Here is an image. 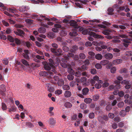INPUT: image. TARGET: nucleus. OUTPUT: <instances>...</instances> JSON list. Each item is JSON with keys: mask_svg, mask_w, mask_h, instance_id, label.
I'll return each mask as SVG.
<instances>
[{"mask_svg": "<svg viewBox=\"0 0 132 132\" xmlns=\"http://www.w3.org/2000/svg\"><path fill=\"white\" fill-rule=\"evenodd\" d=\"M71 92L69 91H65L64 93V95L66 98L70 97L71 95Z\"/></svg>", "mask_w": 132, "mask_h": 132, "instance_id": "nucleus-15", "label": "nucleus"}, {"mask_svg": "<svg viewBox=\"0 0 132 132\" xmlns=\"http://www.w3.org/2000/svg\"><path fill=\"white\" fill-rule=\"evenodd\" d=\"M26 7L25 6H22L19 8V10L20 12H23L26 11Z\"/></svg>", "mask_w": 132, "mask_h": 132, "instance_id": "nucleus-42", "label": "nucleus"}, {"mask_svg": "<svg viewBox=\"0 0 132 132\" xmlns=\"http://www.w3.org/2000/svg\"><path fill=\"white\" fill-rule=\"evenodd\" d=\"M124 103L123 102H120L118 104V106L120 108H122L124 105Z\"/></svg>", "mask_w": 132, "mask_h": 132, "instance_id": "nucleus-41", "label": "nucleus"}, {"mask_svg": "<svg viewBox=\"0 0 132 132\" xmlns=\"http://www.w3.org/2000/svg\"><path fill=\"white\" fill-rule=\"evenodd\" d=\"M60 35L62 36H64L67 35L66 32L62 30L60 32Z\"/></svg>", "mask_w": 132, "mask_h": 132, "instance_id": "nucleus-56", "label": "nucleus"}, {"mask_svg": "<svg viewBox=\"0 0 132 132\" xmlns=\"http://www.w3.org/2000/svg\"><path fill=\"white\" fill-rule=\"evenodd\" d=\"M24 52L23 53L22 55L24 57L27 59H29V57L28 56L29 54V52L28 50H24Z\"/></svg>", "mask_w": 132, "mask_h": 132, "instance_id": "nucleus-11", "label": "nucleus"}, {"mask_svg": "<svg viewBox=\"0 0 132 132\" xmlns=\"http://www.w3.org/2000/svg\"><path fill=\"white\" fill-rule=\"evenodd\" d=\"M56 55L57 56H59L62 53V51L60 49H58L56 51Z\"/></svg>", "mask_w": 132, "mask_h": 132, "instance_id": "nucleus-32", "label": "nucleus"}, {"mask_svg": "<svg viewBox=\"0 0 132 132\" xmlns=\"http://www.w3.org/2000/svg\"><path fill=\"white\" fill-rule=\"evenodd\" d=\"M31 2L34 4H38L39 3H43L44 1L42 0H31Z\"/></svg>", "mask_w": 132, "mask_h": 132, "instance_id": "nucleus-21", "label": "nucleus"}, {"mask_svg": "<svg viewBox=\"0 0 132 132\" xmlns=\"http://www.w3.org/2000/svg\"><path fill=\"white\" fill-rule=\"evenodd\" d=\"M85 45L86 46L88 47L91 46L92 45V44L90 42L88 41L86 43Z\"/></svg>", "mask_w": 132, "mask_h": 132, "instance_id": "nucleus-57", "label": "nucleus"}, {"mask_svg": "<svg viewBox=\"0 0 132 132\" xmlns=\"http://www.w3.org/2000/svg\"><path fill=\"white\" fill-rule=\"evenodd\" d=\"M80 81L82 82L84 85H86L87 82V80L86 78L82 77L80 79Z\"/></svg>", "mask_w": 132, "mask_h": 132, "instance_id": "nucleus-24", "label": "nucleus"}, {"mask_svg": "<svg viewBox=\"0 0 132 132\" xmlns=\"http://www.w3.org/2000/svg\"><path fill=\"white\" fill-rule=\"evenodd\" d=\"M67 77L68 79L70 80H72L74 78L73 76L72 75H68L67 76Z\"/></svg>", "mask_w": 132, "mask_h": 132, "instance_id": "nucleus-47", "label": "nucleus"}, {"mask_svg": "<svg viewBox=\"0 0 132 132\" xmlns=\"http://www.w3.org/2000/svg\"><path fill=\"white\" fill-rule=\"evenodd\" d=\"M14 40L15 43L17 44H21V42L18 39L15 38Z\"/></svg>", "mask_w": 132, "mask_h": 132, "instance_id": "nucleus-59", "label": "nucleus"}, {"mask_svg": "<svg viewBox=\"0 0 132 132\" xmlns=\"http://www.w3.org/2000/svg\"><path fill=\"white\" fill-rule=\"evenodd\" d=\"M14 32L16 35H19L22 38L24 37L23 35H24V33L23 31L18 29L17 31H14Z\"/></svg>", "mask_w": 132, "mask_h": 132, "instance_id": "nucleus-8", "label": "nucleus"}, {"mask_svg": "<svg viewBox=\"0 0 132 132\" xmlns=\"http://www.w3.org/2000/svg\"><path fill=\"white\" fill-rule=\"evenodd\" d=\"M113 56L112 54L111 53H108L105 54L104 56L105 58L108 60L111 59L113 57Z\"/></svg>", "mask_w": 132, "mask_h": 132, "instance_id": "nucleus-13", "label": "nucleus"}, {"mask_svg": "<svg viewBox=\"0 0 132 132\" xmlns=\"http://www.w3.org/2000/svg\"><path fill=\"white\" fill-rule=\"evenodd\" d=\"M119 37L122 38H125L122 39L121 40L125 43L124 44V45L125 47L128 46V43H130L131 41H132V39H128L127 36L125 34H119Z\"/></svg>", "mask_w": 132, "mask_h": 132, "instance_id": "nucleus-2", "label": "nucleus"}, {"mask_svg": "<svg viewBox=\"0 0 132 132\" xmlns=\"http://www.w3.org/2000/svg\"><path fill=\"white\" fill-rule=\"evenodd\" d=\"M2 107L3 110H5L7 109V107L5 104L2 103Z\"/></svg>", "mask_w": 132, "mask_h": 132, "instance_id": "nucleus-60", "label": "nucleus"}, {"mask_svg": "<svg viewBox=\"0 0 132 132\" xmlns=\"http://www.w3.org/2000/svg\"><path fill=\"white\" fill-rule=\"evenodd\" d=\"M80 107L82 109H85L86 108V105L84 103L80 105Z\"/></svg>", "mask_w": 132, "mask_h": 132, "instance_id": "nucleus-54", "label": "nucleus"}, {"mask_svg": "<svg viewBox=\"0 0 132 132\" xmlns=\"http://www.w3.org/2000/svg\"><path fill=\"white\" fill-rule=\"evenodd\" d=\"M79 56L80 58L81 59H84L86 57L85 55L83 53H80L79 54Z\"/></svg>", "mask_w": 132, "mask_h": 132, "instance_id": "nucleus-49", "label": "nucleus"}, {"mask_svg": "<svg viewBox=\"0 0 132 132\" xmlns=\"http://www.w3.org/2000/svg\"><path fill=\"white\" fill-rule=\"evenodd\" d=\"M82 94L83 95H86L88 94L89 92V89L87 88H85L82 90Z\"/></svg>", "mask_w": 132, "mask_h": 132, "instance_id": "nucleus-19", "label": "nucleus"}, {"mask_svg": "<svg viewBox=\"0 0 132 132\" xmlns=\"http://www.w3.org/2000/svg\"><path fill=\"white\" fill-rule=\"evenodd\" d=\"M109 62V60H104L101 61L100 63L103 65H105Z\"/></svg>", "mask_w": 132, "mask_h": 132, "instance_id": "nucleus-27", "label": "nucleus"}, {"mask_svg": "<svg viewBox=\"0 0 132 132\" xmlns=\"http://www.w3.org/2000/svg\"><path fill=\"white\" fill-rule=\"evenodd\" d=\"M95 67L97 69H100L102 68L101 64L99 63H96L95 65Z\"/></svg>", "mask_w": 132, "mask_h": 132, "instance_id": "nucleus-44", "label": "nucleus"}, {"mask_svg": "<svg viewBox=\"0 0 132 132\" xmlns=\"http://www.w3.org/2000/svg\"><path fill=\"white\" fill-rule=\"evenodd\" d=\"M122 59H118L113 60L112 62V64L114 65H117L122 63Z\"/></svg>", "mask_w": 132, "mask_h": 132, "instance_id": "nucleus-12", "label": "nucleus"}, {"mask_svg": "<svg viewBox=\"0 0 132 132\" xmlns=\"http://www.w3.org/2000/svg\"><path fill=\"white\" fill-rule=\"evenodd\" d=\"M72 49L71 51L72 52H73L77 50L78 49L77 46L76 45H75L72 47Z\"/></svg>", "mask_w": 132, "mask_h": 132, "instance_id": "nucleus-58", "label": "nucleus"}, {"mask_svg": "<svg viewBox=\"0 0 132 132\" xmlns=\"http://www.w3.org/2000/svg\"><path fill=\"white\" fill-rule=\"evenodd\" d=\"M53 73L51 71H48L47 72L44 71H42L39 73L40 76H47L48 78L50 77L52 78L53 76Z\"/></svg>", "mask_w": 132, "mask_h": 132, "instance_id": "nucleus-6", "label": "nucleus"}, {"mask_svg": "<svg viewBox=\"0 0 132 132\" xmlns=\"http://www.w3.org/2000/svg\"><path fill=\"white\" fill-rule=\"evenodd\" d=\"M68 59V57L67 56H64V58H62L60 60L58 61L57 62L63 68H66L67 66V65L65 63L67 62V60Z\"/></svg>", "mask_w": 132, "mask_h": 132, "instance_id": "nucleus-3", "label": "nucleus"}, {"mask_svg": "<svg viewBox=\"0 0 132 132\" xmlns=\"http://www.w3.org/2000/svg\"><path fill=\"white\" fill-rule=\"evenodd\" d=\"M98 119L99 121L102 123H104L103 120H107L108 119V117L105 116H104L103 117H102L99 116L98 117Z\"/></svg>", "mask_w": 132, "mask_h": 132, "instance_id": "nucleus-9", "label": "nucleus"}, {"mask_svg": "<svg viewBox=\"0 0 132 132\" xmlns=\"http://www.w3.org/2000/svg\"><path fill=\"white\" fill-rule=\"evenodd\" d=\"M42 63L44 65V68L45 70H51V67L50 66V64H48L47 62H43Z\"/></svg>", "mask_w": 132, "mask_h": 132, "instance_id": "nucleus-10", "label": "nucleus"}, {"mask_svg": "<svg viewBox=\"0 0 132 132\" xmlns=\"http://www.w3.org/2000/svg\"><path fill=\"white\" fill-rule=\"evenodd\" d=\"M90 72L92 74H94L96 73V71L95 69H93L91 70Z\"/></svg>", "mask_w": 132, "mask_h": 132, "instance_id": "nucleus-63", "label": "nucleus"}, {"mask_svg": "<svg viewBox=\"0 0 132 132\" xmlns=\"http://www.w3.org/2000/svg\"><path fill=\"white\" fill-rule=\"evenodd\" d=\"M49 64H50V65L51 67V68H53L52 69V70H51V71L54 72L55 74L56 73L57 71L54 69L55 66H54V64L53 63V60L52 59H49Z\"/></svg>", "mask_w": 132, "mask_h": 132, "instance_id": "nucleus-7", "label": "nucleus"}, {"mask_svg": "<svg viewBox=\"0 0 132 132\" xmlns=\"http://www.w3.org/2000/svg\"><path fill=\"white\" fill-rule=\"evenodd\" d=\"M99 97V95L98 94H96L93 96V99L94 101H96L98 100Z\"/></svg>", "mask_w": 132, "mask_h": 132, "instance_id": "nucleus-37", "label": "nucleus"}, {"mask_svg": "<svg viewBox=\"0 0 132 132\" xmlns=\"http://www.w3.org/2000/svg\"><path fill=\"white\" fill-rule=\"evenodd\" d=\"M121 84L124 85H128V84H129V82L128 80H123L121 82Z\"/></svg>", "mask_w": 132, "mask_h": 132, "instance_id": "nucleus-33", "label": "nucleus"}, {"mask_svg": "<svg viewBox=\"0 0 132 132\" xmlns=\"http://www.w3.org/2000/svg\"><path fill=\"white\" fill-rule=\"evenodd\" d=\"M53 79L56 81H51L54 84H55L56 83L57 81L59 80V78L57 76H55L53 77Z\"/></svg>", "mask_w": 132, "mask_h": 132, "instance_id": "nucleus-36", "label": "nucleus"}, {"mask_svg": "<svg viewBox=\"0 0 132 132\" xmlns=\"http://www.w3.org/2000/svg\"><path fill=\"white\" fill-rule=\"evenodd\" d=\"M71 25L74 27L73 29L76 31H81L83 30V28L82 27H80L78 26L76 22L72 20L71 21Z\"/></svg>", "mask_w": 132, "mask_h": 132, "instance_id": "nucleus-4", "label": "nucleus"}, {"mask_svg": "<svg viewBox=\"0 0 132 132\" xmlns=\"http://www.w3.org/2000/svg\"><path fill=\"white\" fill-rule=\"evenodd\" d=\"M7 10L10 13H14L16 11L15 9H12L10 8H7Z\"/></svg>", "mask_w": 132, "mask_h": 132, "instance_id": "nucleus-34", "label": "nucleus"}, {"mask_svg": "<svg viewBox=\"0 0 132 132\" xmlns=\"http://www.w3.org/2000/svg\"><path fill=\"white\" fill-rule=\"evenodd\" d=\"M102 55L100 54H97L95 55V58L98 60H101L102 59Z\"/></svg>", "mask_w": 132, "mask_h": 132, "instance_id": "nucleus-26", "label": "nucleus"}, {"mask_svg": "<svg viewBox=\"0 0 132 132\" xmlns=\"http://www.w3.org/2000/svg\"><path fill=\"white\" fill-rule=\"evenodd\" d=\"M48 122L50 125H53L56 123V120L54 118H51L49 119Z\"/></svg>", "mask_w": 132, "mask_h": 132, "instance_id": "nucleus-14", "label": "nucleus"}, {"mask_svg": "<svg viewBox=\"0 0 132 132\" xmlns=\"http://www.w3.org/2000/svg\"><path fill=\"white\" fill-rule=\"evenodd\" d=\"M89 32V30L88 29H85L82 32V34L84 35L87 34Z\"/></svg>", "mask_w": 132, "mask_h": 132, "instance_id": "nucleus-50", "label": "nucleus"}, {"mask_svg": "<svg viewBox=\"0 0 132 132\" xmlns=\"http://www.w3.org/2000/svg\"><path fill=\"white\" fill-rule=\"evenodd\" d=\"M106 110L107 111H109L112 109V106L111 105H108L106 107Z\"/></svg>", "mask_w": 132, "mask_h": 132, "instance_id": "nucleus-62", "label": "nucleus"}, {"mask_svg": "<svg viewBox=\"0 0 132 132\" xmlns=\"http://www.w3.org/2000/svg\"><path fill=\"white\" fill-rule=\"evenodd\" d=\"M119 72L120 73H126L128 72V71L126 69L124 68L120 70Z\"/></svg>", "mask_w": 132, "mask_h": 132, "instance_id": "nucleus-35", "label": "nucleus"}, {"mask_svg": "<svg viewBox=\"0 0 132 132\" xmlns=\"http://www.w3.org/2000/svg\"><path fill=\"white\" fill-rule=\"evenodd\" d=\"M108 81L109 80L108 79H106L104 80V82L102 85L103 87H108L109 85V83L108 82Z\"/></svg>", "mask_w": 132, "mask_h": 132, "instance_id": "nucleus-17", "label": "nucleus"}, {"mask_svg": "<svg viewBox=\"0 0 132 132\" xmlns=\"http://www.w3.org/2000/svg\"><path fill=\"white\" fill-rule=\"evenodd\" d=\"M125 54L126 55H127L128 56H131L132 55V51H126L125 53Z\"/></svg>", "mask_w": 132, "mask_h": 132, "instance_id": "nucleus-48", "label": "nucleus"}, {"mask_svg": "<svg viewBox=\"0 0 132 132\" xmlns=\"http://www.w3.org/2000/svg\"><path fill=\"white\" fill-rule=\"evenodd\" d=\"M8 62V59L7 58H5L3 61V63L5 65L7 64Z\"/></svg>", "mask_w": 132, "mask_h": 132, "instance_id": "nucleus-46", "label": "nucleus"}, {"mask_svg": "<svg viewBox=\"0 0 132 132\" xmlns=\"http://www.w3.org/2000/svg\"><path fill=\"white\" fill-rule=\"evenodd\" d=\"M62 93V91L61 89H58L56 90L55 92V94L60 95Z\"/></svg>", "mask_w": 132, "mask_h": 132, "instance_id": "nucleus-30", "label": "nucleus"}, {"mask_svg": "<svg viewBox=\"0 0 132 132\" xmlns=\"http://www.w3.org/2000/svg\"><path fill=\"white\" fill-rule=\"evenodd\" d=\"M64 106L65 107L68 108H71L72 106L71 103L68 102H65L64 104Z\"/></svg>", "mask_w": 132, "mask_h": 132, "instance_id": "nucleus-20", "label": "nucleus"}, {"mask_svg": "<svg viewBox=\"0 0 132 132\" xmlns=\"http://www.w3.org/2000/svg\"><path fill=\"white\" fill-rule=\"evenodd\" d=\"M57 83L59 86H61L64 84V82L63 79H61L59 80Z\"/></svg>", "mask_w": 132, "mask_h": 132, "instance_id": "nucleus-22", "label": "nucleus"}, {"mask_svg": "<svg viewBox=\"0 0 132 132\" xmlns=\"http://www.w3.org/2000/svg\"><path fill=\"white\" fill-rule=\"evenodd\" d=\"M7 39L11 42H13L14 41V39L13 37L10 36H8L7 37Z\"/></svg>", "mask_w": 132, "mask_h": 132, "instance_id": "nucleus-53", "label": "nucleus"}, {"mask_svg": "<svg viewBox=\"0 0 132 132\" xmlns=\"http://www.w3.org/2000/svg\"><path fill=\"white\" fill-rule=\"evenodd\" d=\"M46 29L44 28H40L38 30V32L41 33H44L45 32Z\"/></svg>", "mask_w": 132, "mask_h": 132, "instance_id": "nucleus-23", "label": "nucleus"}, {"mask_svg": "<svg viewBox=\"0 0 132 132\" xmlns=\"http://www.w3.org/2000/svg\"><path fill=\"white\" fill-rule=\"evenodd\" d=\"M95 86L96 88L99 89L101 87L102 85L101 84L98 83L96 84L95 85Z\"/></svg>", "mask_w": 132, "mask_h": 132, "instance_id": "nucleus-45", "label": "nucleus"}, {"mask_svg": "<svg viewBox=\"0 0 132 132\" xmlns=\"http://www.w3.org/2000/svg\"><path fill=\"white\" fill-rule=\"evenodd\" d=\"M116 67H113L111 69V72L112 73H114L116 72Z\"/></svg>", "mask_w": 132, "mask_h": 132, "instance_id": "nucleus-39", "label": "nucleus"}, {"mask_svg": "<svg viewBox=\"0 0 132 132\" xmlns=\"http://www.w3.org/2000/svg\"><path fill=\"white\" fill-rule=\"evenodd\" d=\"M113 26L114 27L116 28H120L121 29H125L126 28L125 27L123 26L114 25Z\"/></svg>", "mask_w": 132, "mask_h": 132, "instance_id": "nucleus-28", "label": "nucleus"}, {"mask_svg": "<svg viewBox=\"0 0 132 132\" xmlns=\"http://www.w3.org/2000/svg\"><path fill=\"white\" fill-rule=\"evenodd\" d=\"M18 107L20 111L23 110L24 109L23 106L21 104H20L18 105Z\"/></svg>", "mask_w": 132, "mask_h": 132, "instance_id": "nucleus-55", "label": "nucleus"}, {"mask_svg": "<svg viewBox=\"0 0 132 132\" xmlns=\"http://www.w3.org/2000/svg\"><path fill=\"white\" fill-rule=\"evenodd\" d=\"M9 111L11 112H15L16 111V108L15 107V106L14 105H12V106H10L8 107V108Z\"/></svg>", "mask_w": 132, "mask_h": 132, "instance_id": "nucleus-16", "label": "nucleus"}, {"mask_svg": "<svg viewBox=\"0 0 132 132\" xmlns=\"http://www.w3.org/2000/svg\"><path fill=\"white\" fill-rule=\"evenodd\" d=\"M92 99L90 98H86L84 99V102L87 104L90 103L92 101Z\"/></svg>", "mask_w": 132, "mask_h": 132, "instance_id": "nucleus-25", "label": "nucleus"}, {"mask_svg": "<svg viewBox=\"0 0 132 132\" xmlns=\"http://www.w3.org/2000/svg\"><path fill=\"white\" fill-rule=\"evenodd\" d=\"M126 112L124 110H122L120 113V115L121 116L124 117L126 115Z\"/></svg>", "mask_w": 132, "mask_h": 132, "instance_id": "nucleus-40", "label": "nucleus"}, {"mask_svg": "<svg viewBox=\"0 0 132 132\" xmlns=\"http://www.w3.org/2000/svg\"><path fill=\"white\" fill-rule=\"evenodd\" d=\"M90 35L91 36L88 37V39L90 41H92L94 40V39L92 36L95 38H97L103 39L104 38L103 36L97 35L94 32H91Z\"/></svg>", "mask_w": 132, "mask_h": 132, "instance_id": "nucleus-5", "label": "nucleus"}, {"mask_svg": "<svg viewBox=\"0 0 132 132\" xmlns=\"http://www.w3.org/2000/svg\"><path fill=\"white\" fill-rule=\"evenodd\" d=\"M62 88L64 90H69L70 89V87L68 85H64L63 86Z\"/></svg>", "mask_w": 132, "mask_h": 132, "instance_id": "nucleus-38", "label": "nucleus"}, {"mask_svg": "<svg viewBox=\"0 0 132 132\" xmlns=\"http://www.w3.org/2000/svg\"><path fill=\"white\" fill-rule=\"evenodd\" d=\"M21 62L23 64L26 66H28L29 65V64L24 59H22Z\"/></svg>", "mask_w": 132, "mask_h": 132, "instance_id": "nucleus-43", "label": "nucleus"}, {"mask_svg": "<svg viewBox=\"0 0 132 132\" xmlns=\"http://www.w3.org/2000/svg\"><path fill=\"white\" fill-rule=\"evenodd\" d=\"M0 90L2 92H4L5 91L6 89L5 86L3 85H2L0 86Z\"/></svg>", "mask_w": 132, "mask_h": 132, "instance_id": "nucleus-31", "label": "nucleus"}, {"mask_svg": "<svg viewBox=\"0 0 132 132\" xmlns=\"http://www.w3.org/2000/svg\"><path fill=\"white\" fill-rule=\"evenodd\" d=\"M63 49L64 51L66 52L68 51L69 49L68 47L66 46H64L63 47Z\"/></svg>", "mask_w": 132, "mask_h": 132, "instance_id": "nucleus-64", "label": "nucleus"}, {"mask_svg": "<svg viewBox=\"0 0 132 132\" xmlns=\"http://www.w3.org/2000/svg\"><path fill=\"white\" fill-rule=\"evenodd\" d=\"M78 71L76 72L75 74V76L77 77H79L81 75V72L80 71H82V70L80 68H78L77 69Z\"/></svg>", "mask_w": 132, "mask_h": 132, "instance_id": "nucleus-18", "label": "nucleus"}, {"mask_svg": "<svg viewBox=\"0 0 132 132\" xmlns=\"http://www.w3.org/2000/svg\"><path fill=\"white\" fill-rule=\"evenodd\" d=\"M95 116L94 113L92 112L89 114V118L92 119L94 118Z\"/></svg>", "mask_w": 132, "mask_h": 132, "instance_id": "nucleus-52", "label": "nucleus"}, {"mask_svg": "<svg viewBox=\"0 0 132 132\" xmlns=\"http://www.w3.org/2000/svg\"><path fill=\"white\" fill-rule=\"evenodd\" d=\"M68 66L69 67L68 69V71L69 73L73 75L75 73L73 70L69 66Z\"/></svg>", "mask_w": 132, "mask_h": 132, "instance_id": "nucleus-29", "label": "nucleus"}, {"mask_svg": "<svg viewBox=\"0 0 132 132\" xmlns=\"http://www.w3.org/2000/svg\"><path fill=\"white\" fill-rule=\"evenodd\" d=\"M39 17L38 15L35 14H32L31 17L32 18L35 19L40 22V25L45 27H48V26L46 24L45 22V21H49L50 20V17H47L45 15H40Z\"/></svg>", "mask_w": 132, "mask_h": 132, "instance_id": "nucleus-1", "label": "nucleus"}, {"mask_svg": "<svg viewBox=\"0 0 132 132\" xmlns=\"http://www.w3.org/2000/svg\"><path fill=\"white\" fill-rule=\"evenodd\" d=\"M2 22L3 23V25L5 26H9V24L8 23H7V22L5 20H2Z\"/></svg>", "mask_w": 132, "mask_h": 132, "instance_id": "nucleus-61", "label": "nucleus"}, {"mask_svg": "<svg viewBox=\"0 0 132 132\" xmlns=\"http://www.w3.org/2000/svg\"><path fill=\"white\" fill-rule=\"evenodd\" d=\"M69 34L70 36H77V33L76 32H70L69 33Z\"/></svg>", "mask_w": 132, "mask_h": 132, "instance_id": "nucleus-51", "label": "nucleus"}]
</instances>
